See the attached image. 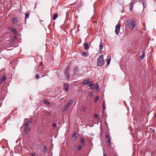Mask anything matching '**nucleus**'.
<instances>
[{
    "instance_id": "f8f14e48",
    "label": "nucleus",
    "mask_w": 156,
    "mask_h": 156,
    "mask_svg": "<svg viewBox=\"0 0 156 156\" xmlns=\"http://www.w3.org/2000/svg\"><path fill=\"white\" fill-rule=\"evenodd\" d=\"M84 49L85 50H88L89 49V47L88 46V44L86 43H85L84 44Z\"/></svg>"
},
{
    "instance_id": "6ab92c4d",
    "label": "nucleus",
    "mask_w": 156,
    "mask_h": 156,
    "mask_svg": "<svg viewBox=\"0 0 156 156\" xmlns=\"http://www.w3.org/2000/svg\"><path fill=\"white\" fill-rule=\"evenodd\" d=\"M43 103L46 105H49V102L46 99H44L43 101Z\"/></svg>"
},
{
    "instance_id": "f257e3e1",
    "label": "nucleus",
    "mask_w": 156,
    "mask_h": 156,
    "mask_svg": "<svg viewBox=\"0 0 156 156\" xmlns=\"http://www.w3.org/2000/svg\"><path fill=\"white\" fill-rule=\"evenodd\" d=\"M97 60V66H102L103 65L105 62L103 55H100Z\"/></svg>"
},
{
    "instance_id": "bb28decb",
    "label": "nucleus",
    "mask_w": 156,
    "mask_h": 156,
    "mask_svg": "<svg viewBox=\"0 0 156 156\" xmlns=\"http://www.w3.org/2000/svg\"><path fill=\"white\" fill-rule=\"evenodd\" d=\"M102 105H103V109H104V110L105 108V101H104L103 102Z\"/></svg>"
},
{
    "instance_id": "20e7f679",
    "label": "nucleus",
    "mask_w": 156,
    "mask_h": 156,
    "mask_svg": "<svg viewBox=\"0 0 156 156\" xmlns=\"http://www.w3.org/2000/svg\"><path fill=\"white\" fill-rule=\"evenodd\" d=\"M8 29L12 33H14L15 35H17L18 34L17 31H16V29L11 27H8Z\"/></svg>"
},
{
    "instance_id": "7ed1b4c3",
    "label": "nucleus",
    "mask_w": 156,
    "mask_h": 156,
    "mask_svg": "<svg viewBox=\"0 0 156 156\" xmlns=\"http://www.w3.org/2000/svg\"><path fill=\"white\" fill-rule=\"evenodd\" d=\"M92 82L90 80V79L87 78L86 80H84L82 84L84 85H87V86H89V85Z\"/></svg>"
},
{
    "instance_id": "cd10ccee",
    "label": "nucleus",
    "mask_w": 156,
    "mask_h": 156,
    "mask_svg": "<svg viewBox=\"0 0 156 156\" xmlns=\"http://www.w3.org/2000/svg\"><path fill=\"white\" fill-rule=\"evenodd\" d=\"M103 48V45L101 44H100L99 45V50H101Z\"/></svg>"
},
{
    "instance_id": "7c9ffc66",
    "label": "nucleus",
    "mask_w": 156,
    "mask_h": 156,
    "mask_svg": "<svg viewBox=\"0 0 156 156\" xmlns=\"http://www.w3.org/2000/svg\"><path fill=\"white\" fill-rule=\"evenodd\" d=\"M87 53L86 52H84L82 53V55L83 56H87Z\"/></svg>"
},
{
    "instance_id": "4c0bfd02",
    "label": "nucleus",
    "mask_w": 156,
    "mask_h": 156,
    "mask_svg": "<svg viewBox=\"0 0 156 156\" xmlns=\"http://www.w3.org/2000/svg\"><path fill=\"white\" fill-rule=\"evenodd\" d=\"M31 155L32 156H34L35 155V153H32Z\"/></svg>"
},
{
    "instance_id": "6e6552de",
    "label": "nucleus",
    "mask_w": 156,
    "mask_h": 156,
    "mask_svg": "<svg viewBox=\"0 0 156 156\" xmlns=\"http://www.w3.org/2000/svg\"><path fill=\"white\" fill-rule=\"evenodd\" d=\"M129 27L130 28L132 27V29H133L135 26V21H130L129 23Z\"/></svg>"
},
{
    "instance_id": "c85d7f7f",
    "label": "nucleus",
    "mask_w": 156,
    "mask_h": 156,
    "mask_svg": "<svg viewBox=\"0 0 156 156\" xmlns=\"http://www.w3.org/2000/svg\"><path fill=\"white\" fill-rule=\"evenodd\" d=\"M95 88L96 90H98L99 89V85L97 83H96L95 85Z\"/></svg>"
},
{
    "instance_id": "c03bdc74",
    "label": "nucleus",
    "mask_w": 156,
    "mask_h": 156,
    "mask_svg": "<svg viewBox=\"0 0 156 156\" xmlns=\"http://www.w3.org/2000/svg\"><path fill=\"white\" fill-rule=\"evenodd\" d=\"M90 95H93V93H92V92H90Z\"/></svg>"
},
{
    "instance_id": "72a5a7b5",
    "label": "nucleus",
    "mask_w": 156,
    "mask_h": 156,
    "mask_svg": "<svg viewBox=\"0 0 156 156\" xmlns=\"http://www.w3.org/2000/svg\"><path fill=\"white\" fill-rule=\"evenodd\" d=\"M82 148V147L80 145H79L78 146V148H77V149L78 150H80Z\"/></svg>"
},
{
    "instance_id": "a19ab883",
    "label": "nucleus",
    "mask_w": 156,
    "mask_h": 156,
    "mask_svg": "<svg viewBox=\"0 0 156 156\" xmlns=\"http://www.w3.org/2000/svg\"><path fill=\"white\" fill-rule=\"evenodd\" d=\"M96 18V17L94 16H93L91 18L92 19H94Z\"/></svg>"
},
{
    "instance_id": "9d476101",
    "label": "nucleus",
    "mask_w": 156,
    "mask_h": 156,
    "mask_svg": "<svg viewBox=\"0 0 156 156\" xmlns=\"http://www.w3.org/2000/svg\"><path fill=\"white\" fill-rule=\"evenodd\" d=\"M78 70V68L77 66L75 67L73 70V74L74 75L77 74Z\"/></svg>"
},
{
    "instance_id": "2f4dec72",
    "label": "nucleus",
    "mask_w": 156,
    "mask_h": 156,
    "mask_svg": "<svg viewBox=\"0 0 156 156\" xmlns=\"http://www.w3.org/2000/svg\"><path fill=\"white\" fill-rule=\"evenodd\" d=\"M35 76L37 79H38L39 78V76L38 74H36L35 75Z\"/></svg>"
},
{
    "instance_id": "c756f323",
    "label": "nucleus",
    "mask_w": 156,
    "mask_h": 156,
    "mask_svg": "<svg viewBox=\"0 0 156 156\" xmlns=\"http://www.w3.org/2000/svg\"><path fill=\"white\" fill-rule=\"evenodd\" d=\"M30 122L29 121V120L27 121V122H26V123L24 124V125H26L29 126V125L30 124Z\"/></svg>"
},
{
    "instance_id": "aec40b11",
    "label": "nucleus",
    "mask_w": 156,
    "mask_h": 156,
    "mask_svg": "<svg viewBox=\"0 0 156 156\" xmlns=\"http://www.w3.org/2000/svg\"><path fill=\"white\" fill-rule=\"evenodd\" d=\"M58 17V14H55L53 16V19L54 20H56V19Z\"/></svg>"
},
{
    "instance_id": "4468645a",
    "label": "nucleus",
    "mask_w": 156,
    "mask_h": 156,
    "mask_svg": "<svg viewBox=\"0 0 156 156\" xmlns=\"http://www.w3.org/2000/svg\"><path fill=\"white\" fill-rule=\"evenodd\" d=\"M12 22L13 24H16V23H17L18 21L17 18H14L12 20Z\"/></svg>"
},
{
    "instance_id": "49530a36",
    "label": "nucleus",
    "mask_w": 156,
    "mask_h": 156,
    "mask_svg": "<svg viewBox=\"0 0 156 156\" xmlns=\"http://www.w3.org/2000/svg\"><path fill=\"white\" fill-rule=\"evenodd\" d=\"M100 119H98V122H99L100 121Z\"/></svg>"
},
{
    "instance_id": "8fccbe9b",
    "label": "nucleus",
    "mask_w": 156,
    "mask_h": 156,
    "mask_svg": "<svg viewBox=\"0 0 156 156\" xmlns=\"http://www.w3.org/2000/svg\"><path fill=\"white\" fill-rule=\"evenodd\" d=\"M14 37H15V38H17V37H16V36H15Z\"/></svg>"
},
{
    "instance_id": "5701e85b",
    "label": "nucleus",
    "mask_w": 156,
    "mask_h": 156,
    "mask_svg": "<svg viewBox=\"0 0 156 156\" xmlns=\"http://www.w3.org/2000/svg\"><path fill=\"white\" fill-rule=\"evenodd\" d=\"M30 15V12H26V14H25V18L26 19H27V18H28L29 16Z\"/></svg>"
},
{
    "instance_id": "412c9836",
    "label": "nucleus",
    "mask_w": 156,
    "mask_h": 156,
    "mask_svg": "<svg viewBox=\"0 0 156 156\" xmlns=\"http://www.w3.org/2000/svg\"><path fill=\"white\" fill-rule=\"evenodd\" d=\"M6 76H4L2 77L1 80L2 81L4 82L6 80Z\"/></svg>"
},
{
    "instance_id": "b1692460",
    "label": "nucleus",
    "mask_w": 156,
    "mask_h": 156,
    "mask_svg": "<svg viewBox=\"0 0 156 156\" xmlns=\"http://www.w3.org/2000/svg\"><path fill=\"white\" fill-rule=\"evenodd\" d=\"M99 97L98 96H96L95 98L94 102H97L99 99Z\"/></svg>"
},
{
    "instance_id": "09e8293b",
    "label": "nucleus",
    "mask_w": 156,
    "mask_h": 156,
    "mask_svg": "<svg viewBox=\"0 0 156 156\" xmlns=\"http://www.w3.org/2000/svg\"><path fill=\"white\" fill-rule=\"evenodd\" d=\"M94 23H96L97 22V21H95L94 22Z\"/></svg>"
},
{
    "instance_id": "f03ea898",
    "label": "nucleus",
    "mask_w": 156,
    "mask_h": 156,
    "mask_svg": "<svg viewBox=\"0 0 156 156\" xmlns=\"http://www.w3.org/2000/svg\"><path fill=\"white\" fill-rule=\"evenodd\" d=\"M73 101L72 99L69 100V102L65 105L64 108V110H66L69 108V107L72 104Z\"/></svg>"
},
{
    "instance_id": "9b49d317",
    "label": "nucleus",
    "mask_w": 156,
    "mask_h": 156,
    "mask_svg": "<svg viewBox=\"0 0 156 156\" xmlns=\"http://www.w3.org/2000/svg\"><path fill=\"white\" fill-rule=\"evenodd\" d=\"M69 87V86L68 84L66 83H65L64 84V88L66 91L68 90Z\"/></svg>"
},
{
    "instance_id": "4be33fe9",
    "label": "nucleus",
    "mask_w": 156,
    "mask_h": 156,
    "mask_svg": "<svg viewBox=\"0 0 156 156\" xmlns=\"http://www.w3.org/2000/svg\"><path fill=\"white\" fill-rule=\"evenodd\" d=\"M44 150L45 153H46L48 151V148L46 146H44Z\"/></svg>"
},
{
    "instance_id": "423d86ee",
    "label": "nucleus",
    "mask_w": 156,
    "mask_h": 156,
    "mask_svg": "<svg viewBox=\"0 0 156 156\" xmlns=\"http://www.w3.org/2000/svg\"><path fill=\"white\" fill-rule=\"evenodd\" d=\"M120 25L119 23H118L115 26V34L117 35L119 34V33L120 29Z\"/></svg>"
},
{
    "instance_id": "f3484780",
    "label": "nucleus",
    "mask_w": 156,
    "mask_h": 156,
    "mask_svg": "<svg viewBox=\"0 0 156 156\" xmlns=\"http://www.w3.org/2000/svg\"><path fill=\"white\" fill-rule=\"evenodd\" d=\"M133 1H132L129 4V6L130 7V11H131L132 9V8L133 7Z\"/></svg>"
},
{
    "instance_id": "ddd939ff",
    "label": "nucleus",
    "mask_w": 156,
    "mask_h": 156,
    "mask_svg": "<svg viewBox=\"0 0 156 156\" xmlns=\"http://www.w3.org/2000/svg\"><path fill=\"white\" fill-rule=\"evenodd\" d=\"M77 138V135L76 133H73L72 136V139L73 140H75Z\"/></svg>"
},
{
    "instance_id": "58836bf2",
    "label": "nucleus",
    "mask_w": 156,
    "mask_h": 156,
    "mask_svg": "<svg viewBox=\"0 0 156 156\" xmlns=\"http://www.w3.org/2000/svg\"><path fill=\"white\" fill-rule=\"evenodd\" d=\"M47 115H50V116H51V113L50 112H48Z\"/></svg>"
},
{
    "instance_id": "2eb2a0df",
    "label": "nucleus",
    "mask_w": 156,
    "mask_h": 156,
    "mask_svg": "<svg viewBox=\"0 0 156 156\" xmlns=\"http://www.w3.org/2000/svg\"><path fill=\"white\" fill-rule=\"evenodd\" d=\"M80 142L83 145H84L85 144V140L84 139L83 137H82L81 138Z\"/></svg>"
},
{
    "instance_id": "393cba45",
    "label": "nucleus",
    "mask_w": 156,
    "mask_h": 156,
    "mask_svg": "<svg viewBox=\"0 0 156 156\" xmlns=\"http://www.w3.org/2000/svg\"><path fill=\"white\" fill-rule=\"evenodd\" d=\"M111 60V58H108L107 59V64L108 65L109 64Z\"/></svg>"
},
{
    "instance_id": "ea45409f",
    "label": "nucleus",
    "mask_w": 156,
    "mask_h": 156,
    "mask_svg": "<svg viewBox=\"0 0 156 156\" xmlns=\"http://www.w3.org/2000/svg\"><path fill=\"white\" fill-rule=\"evenodd\" d=\"M31 123L32 121V119H30L29 120H28Z\"/></svg>"
},
{
    "instance_id": "a878e982",
    "label": "nucleus",
    "mask_w": 156,
    "mask_h": 156,
    "mask_svg": "<svg viewBox=\"0 0 156 156\" xmlns=\"http://www.w3.org/2000/svg\"><path fill=\"white\" fill-rule=\"evenodd\" d=\"M142 1L143 6V10H144L145 6H146V4H145V3L144 2V1H145L144 0H142Z\"/></svg>"
},
{
    "instance_id": "dca6fc26",
    "label": "nucleus",
    "mask_w": 156,
    "mask_h": 156,
    "mask_svg": "<svg viewBox=\"0 0 156 156\" xmlns=\"http://www.w3.org/2000/svg\"><path fill=\"white\" fill-rule=\"evenodd\" d=\"M89 86L90 87V88L91 89H93L94 88V84H93L92 82L89 85Z\"/></svg>"
},
{
    "instance_id": "c9c22d12",
    "label": "nucleus",
    "mask_w": 156,
    "mask_h": 156,
    "mask_svg": "<svg viewBox=\"0 0 156 156\" xmlns=\"http://www.w3.org/2000/svg\"><path fill=\"white\" fill-rule=\"evenodd\" d=\"M86 109V108L85 107H83V112H84L85 111Z\"/></svg>"
},
{
    "instance_id": "e433bc0d",
    "label": "nucleus",
    "mask_w": 156,
    "mask_h": 156,
    "mask_svg": "<svg viewBox=\"0 0 156 156\" xmlns=\"http://www.w3.org/2000/svg\"><path fill=\"white\" fill-rule=\"evenodd\" d=\"M53 126L54 127H56V125L55 124V123H54L53 124Z\"/></svg>"
},
{
    "instance_id": "a18cd8bd",
    "label": "nucleus",
    "mask_w": 156,
    "mask_h": 156,
    "mask_svg": "<svg viewBox=\"0 0 156 156\" xmlns=\"http://www.w3.org/2000/svg\"><path fill=\"white\" fill-rule=\"evenodd\" d=\"M103 156H107V155L106 154L104 153L103 154Z\"/></svg>"
},
{
    "instance_id": "39448f33",
    "label": "nucleus",
    "mask_w": 156,
    "mask_h": 156,
    "mask_svg": "<svg viewBox=\"0 0 156 156\" xmlns=\"http://www.w3.org/2000/svg\"><path fill=\"white\" fill-rule=\"evenodd\" d=\"M23 126L25 127V129H24V133L25 134H27L28 132L30 131V127L29 126L26 125H23V126H22L20 128H22Z\"/></svg>"
},
{
    "instance_id": "37998d69",
    "label": "nucleus",
    "mask_w": 156,
    "mask_h": 156,
    "mask_svg": "<svg viewBox=\"0 0 156 156\" xmlns=\"http://www.w3.org/2000/svg\"><path fill=\"white\" fill-rule=\"evenodd\" d=\"M17 23V25L18 26H20V23Z\"/></svg>"
},
{
    "instance_id": "3c124183",
    "label": "nucleus",
    "mask_w": 156,
    "mask_h": 156,
    "mask_svg": "<svg viewBox=\"0 0 156 156\" xmlns=\"http://www.w3.org/2000/svg\"><path fill=\"white\" fill-rule=\"evenodd\" d=\"M94 8H95V7H94Z\"/></svg>"
},
{
    "instance_id": "a211bd4d",
    "label": "nucleus",
    "mask_w": 156,
    "mask_h": 156,
    "mask_svg": "<svg viewBox=\"0 0 156 156\" xmlns=\"http://www.w3.org/2000/svg\"><path fill=\"white\" fill-rule=\"evenodd\" d=\"M145 56L144 51H143L142 52V55L140 56V58L141 59H143L144 57Z\"/></svg>"
},
{
    "instance_id": "473e14b6",
    "label": "nucleus",
    "mask_w": 156,
    "mask_h": 156,
    "mask_svg": "<svg viewBox=\"0 0 156 156\" xmlns=\"http://www.w3.org/2000/svg\"><path fill=\"white\" fill-rule=\"evenodd\" d=\"M94 117L96 118H98V116L97 114H95L94 115Z\"/></svg>"
},
{
    "instance_id": "79ce46f5",
    "label": "nucleus",
    "mask_w": 156,
    "mask_h": 156,
    "mask_svg": "<svg viewBox=\"0 0 156 156\" xmlns=\"http://www.w3.org/2000/svg\"><path fill=\"white\" fill-rule=\"evenodd\" d=\"M105 124L106 125V127H107L108 126V125L107 123L106 122H105Z\"/></svg>"
},
{
    "instance_id": "603ef678",
    "label": "nucleus",
    "mask_w": 156,
    "mask_h": 156,
    "mask_svg": "<svg viewBox=\"0 0 156 156\" xmlns=\"http://www.w3.org/2000/svg\"><path fill=\"white\" fill-rule=\"evenodd\" d=\"M155 116L156 117V114L155 115Z\"/></svg>"
},
{
    "instance_id": "1a4fd4ad",
    "label": "nucleus",
    "mask_w": 156,
    "mask_h": 156,
    "mask_svg": "<svg viewBox=\"0 0 156 156\" xmlns=\"http://www.w3.org/2000/svg\"><path fill=\"white\" fill-rule=\"evenodd\" d=\"M106 138L107 139V142L108 144H110L111 143V139L110 136L108 134H106Z\"/></svg>"
},
{
    "instance_id": "f704fd0d",
    "label": "nucleus",
    "mask_w": 156,
    "mask_h": 156,
    "mask_svg": "<svg viewBox=\"0 0 156 156\" xmlns=\"http://www.w3.org/2000/svg\"><path fill=\"white\" fill-rule=\"evenodd\" d=\"M48 76V73H45L43 75H42V77H44L46 76Z\"/></svg>"
},
{
    "instance_id": "0eeeda50",
    "label": "nucleus",
    "mask_w": 156,
    "mask_h": 156,
    "mask_svg": "<svg viewBox=\"0 0 156 156\" xmlns=\"http://www.w3.org/2000/svg\"><path fill=\"white\" fill-rule=\"evenodd\" d=\"M69 67H67L65 69V74L66 75L68 80H69Z\"/></svg>"
},
{
    "instance_id": "de8ad7c7",
    "label": "nucleus",
    "mask_w": 156,
    "mask_h": 156,
    "mask_svg": "<svg viewBox=\"0 0 156 156\" xmlns=\"http://www.w3.org/2000/svg\"><path fill=\"white\" fill-rule=\"evenodd\" d=\"M136 0H132L133 1V2H134L136 1Z\"/></svg>"
}]
</instances>
